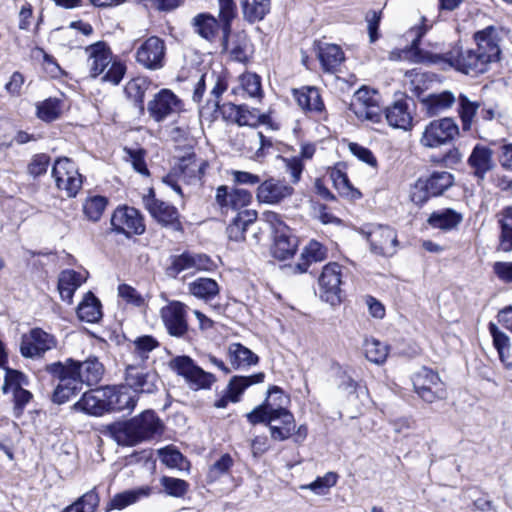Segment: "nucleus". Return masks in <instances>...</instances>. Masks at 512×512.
Segmentation results:
<instances>
[{
	"instance_id": "obj_52",
	"label": "nucleus",
	"mask_w": 512,
	"mask_h": 512,
	"mask_svg": "<svg viewBox=\"0 0 512 512\" xmlns=\"http://www.w3.org/2000/svg\"><path fill=\"white\" fill-rule=\"evenodd\" d=\"M415 390L442 386L439 375L432 369L423 367L413 376Z\"/></svg>"
},
{
	"instance_id": "obj_42",
	"label": "nucleus",
	"mask_w": 512,
	"mask_h": 512,
	"mask_svg": "<svg viewBox=\"0 0 512 512\" xmlns=\"http://www.w3.org/2000/svg\"><path fill=\"white\" fill-rule=\"evenodd\" d=\"M150 82L145 78H134L130 80L125 86V93L129 99L134 102V105L144 112V97L146 91L149 89Z\"/></svg>"
},
{
	"instance_id": "obj_64",
	"label": "nucleus",
	"mask_w": 512,
	"mask_h": 512,
	"mask_svg": "<svg viewBox=\"0 0 512 512\" xmlns=\"http://www.w3.org/2000/svg\"><path fill=\"white\" fill-rule=\"evenodd\" d=\"M118 294L127 303H130L136 307H141L142 305H144V298L142 297V295L130 285H119Z\"/></svg>"
},
{
	"instance_id": "obj_39",
	"label": "nucleus",
	"mask_w": 512,
	"mask_h": 512,
	"mask_svg": "<svg viewBox=\"0 0 512 512\" xmlns=\"http://www.w3.org/2000/svg\"><path fill=\"white\" fill-rule=\"evenodd\" d=\"M243 18L249 23L263 20L270 12L271 0H241Z\"/></svg>"
},
{
	"instance_id": "obj_32",
	"label": "nucleus",
	"mask_w": 512,
	"mask_h": 512,
	"mask_svg": "<svg viewBox=\"0 0 512 512\" xmlns=\"http://www.w3.org/2000/svg\"><path fill=\"white\" fill-rule=\"evenodd\" d=\"M455 102V96L451 91L432 93L421 100L423 109L428 116L438 115L449 109Z\"/></svg>"
},
{
	"instance_id": "obj_55",
	"label": "nucleus",
	"mask_w": 512,
	"mask_h": 512,
	"mask_svg": "<svg viewBox=\"0 0 512 512\" xmlns=\"http://www.w3.org/2000/svg\"><path fill=\"white\" fill-rule=\"evenodd\" d=\"M338 475L335 472H327L322 477H317L313 482L302 485L301 489H309L318 495H325L329 489L336 485Z\"/></svg>"
},
{
	"instance_id": "obj_8",
	"label": "nucleus",
	"mask_w": 512,
	"mask_h": 512,
	"mask_svg": "<svg viewBox=\"0 0 512 512\" xmlns=\"http://www.w3.org/2000/svg\"><path fill=\"white\" fill-rule=\"evenodd\" d=\"M454 184V176L447 171H434L426 178H419L410 191L411 201L423 205L429 198L442 195Z\"/></svg>"
},
{
	"instance_id": "obj_31",
	"label": "nucleus",
	"mask_w": 512,
	"mask_h": 512,
	"mask_svg": "<svg viewBox=\"0 0 512 512\" xmlns=\"http://www.w3.org/2000/svg\"><path fill=\"white\" fill-rule=\"evenodd\" d=\"M256 219L257 212L255 210L245 209L238 212L226 228L228 238L236 242L244 240L247 227Z\"/></svg>"
},
{
	"instance_id": "obj_58",
	"label": "nucleus",
	"mask_w": 512,
	"mask_h": 512,
	"mask_svg": "<svg viewBox=\"0 0 512 512\" xmlns=\"http://www.w3.org/2000/svg\"><path fill=\"white\" fill-rule=\"evenodd\" d=\"M242 89L249 97L261 98L263 95L261 78L254 73L243 74L240 78Z\"/></svg>"
},
{
	"instance_id": "obj_2",
	"label": "nucleus",
	"mask_w": 512,
	"mask_h": 512,
	"mask_svg": "<svg viewBox=\"0 0 512 512\" xmlns=\"http://www.w3.org/2000/svg\"><path fill=\"white\" fill-rule=\"evenodd\" d=\"M289 401V397L280 387L271 386L265 401L247 414V420L253 425L267 423L271 438L284 441L292 435L296 427L293 414L285 407Z\"/></svg>"
},
{
	"instance_id": "obj_45",
	"label": "nucleus",
	"mask_w": 512,
	"mask_h": 512,
	"mask_svg": "<svg viewBox=\"0 0 512 512\" xmlns=\"http://www.w3.org/2000/svg\"><path fill=\"white\" fill-rule=\"evenodd\" d=\"M151 493L149 487H141L138 489L127 490L116 494L110 502L113 509H124L125 507L136 503L140 498L147 497Z\"/></svg>"
},
{
	"instance_id": "obj_16",
	"label": "nucleus",
	"mask_w": 512,
	"mask_h": 512,
	"mask_svg": "<svg viewBox=\"0 0 512 512\" xmlns=\"http://www.w3.org/2000/svg\"><path fill=\"white\" fill-rule=\"evenodd\" d=\"M166 45L157 36L147 38L136 51V61L148 70H159L165 64Z\"/></svg>"
},
{
	"instance_id": "obj_27",
	"label": "nucleus",
	"mask_w": 512,
	"mask_h": 512,
	"mask_svg": "<svg viewBox=\"0 0 512 512\" xmlns=\"http://www.w3.org/2000/svg\"><path fill=\"white\" fill-rule=\"evenodd\" d=\"M178 102L172 91L162 89L148 103L147 110L156 122H161L174 112Z\"/></svg>"
},
{
	"instance_id": "obj_15",
	"label": "nucleus",
	"mask_w": 512,
	"mask_h": 512,
	"mask_svg": "<svg viewBox=\"0 0 512 512\" xmlns=\"http://www.w3.org/2000/svg\"><path fill=\"white\" fill-rule=\"evenodd\" d=\"M143 203L150 215L160 224L166 227H171L174 230H181L182 225L179 221L178 210L167 202H164L155 197V192L152 188L143 197Z\"/></svg>"
},
{
	"instance_id": "obj_50",
	"label": "nucleus",
	"mask_w": 512,
	"mask_h": 512,
	"mask_svg": "<svg viewBox=\"0 0 512 512\" xmlns=\"http://www.w3.org/2000/svg\"><path fill=\"white\" fill-rule=\"evenodd\" d=\"M234 460L230 454H223L215 463H213L207 472L206 480L208 483H213L219 480L222 476L228 474Z\"/></svg>"
},
{
	"instance_id": "obj_54",
	"label": "nucleus",
	"mask_w": 512,
	"mask_h": 512,
	"mask_svg": "<svg viewBox=\"0 0 512 512\" xmlns=\"http://www.w3.org/2000/svg\"><path fill=\"white\" fill-rule=\"evenodd\" d=\"M61 114V101L48 98L37 105V116L45 122L56 120Z\"/></svg>"
},
{
	"instance_id": "obj_44",
	"label": "nucleus",
	"mask_w": 512,
	"mask_h": 512,
	"mask_svg": "<svg viewBox=\"0 0 512 512\" xmlns=\"http://www.w3.org/2000/svg\"><path fill=\"white\" fill-rule=\"evenodd\" d=\"M81 389L82 386L75 377L67 381L59 382L52 394V401L59 405L64 404L69 401L71 397L76 396Z\"/></svg>"
},
{
	"instance_id": "obj_14",
	"label": "nucleus",
	"mask_w": 512,
	"mask_h": 512,
	"mask_svg": "<svg viewBox=\"0 0 512 512\" xmlns=\"http://www.w3.org/2000/svg\"><path fill=\"white\" fill-rule=\"evenodd\" d=\"M358 119L379 123L382 118L377 93L362 87L357 90L349 108Z\"/></svg>"
},
{
	"instance_id": "obj_46",
	"label": "nucleus",
	"mask_w": 512,
	"mask_h": 512,
	"mask_svg": "<svg viewBox=\"0 0 512 512\" xmlns=\"http://www.w3.org/2000/svg\"><path fill=\"white\" fill-rule=\"evenodd\" d=\"M363 347L368 361L375 364H382L386 361L389 353L388 345L375 338H370L365 339Z\"/></svg>"
},
{
	"instance_id": "obj_35",
	"label": "nucleus",
	"mask_w": 512,
	"mask_h": 512,
	"mask_svg": "<svg viewBox=\"0 0 512 512\" xmlns=\"http://www.w3.org/2000/svg\"><path fill=\"white\" fill-rule=\"evenodd\" d=\"M294 96L298 105L305 111L321 113L325 108L319 90L315 87L294 90Z\"/></svg>"
},
{
	"instance_id": "obj_3",
	"label": "nucleus",
	"mask_w": 512,
	"mask_h": 512,
	"mask_svg": "<svg viewBox=\"0 0 512 512\" xmlns=\"http://www.w3.org/2000/svg\"><path fill=\"white\" fill-rule=\"evenodd\" d=\"M136 403L137 399L126 385L106 386L85 392L71 406V410L91 416H102L125 410L131 412Z\"/></svg>"
},
{
	"instance_id": "obj_4",
	"label": "nucleus",
	"mask_w": 512,
	"mask_h": 512,
	"mask_svg": "<svg viewBox=\"0 0 512 512\" xmlns=\"http://www.w3.org/2000/svg\"><path fill=\"white\" fill-rule=\"evenodd\" d=\"M163 428L157 414L153 410H145L129 420L106 425L102 432L119 445L135 446L161 435Z\"/></svg>"
},
{
	"instance_id": "obj_23",
	"label": "nucleus",
	"mask_w": 512,
	"mask_h": 512,
	"mask_svg": "<svg viewBox=\"0 0 512 512\" xmlns=\"http://www.w3.org/2000/svg\"><path fill=\"white\" fill-rule=\"evenodd\" d=\"M215 201L222 212L227 213L229 210L240 212L251 203L252 193L246 189H229L226 185H221L216 190Z\"/></svg>"
},
{
	"instance_id": "obj_63",
	"label": "nucleus",
	"mask_w": 512,
	"mask_h": 512,
	"mask_svg": "<svg viewBox=\"0 0 512 512\" xmlns=\"http://www.w3.org/2000/svg\"><path fill=\"white\" fill-rule=\"evenodd\" d=\"M159 456L163 464L170 468L182 469L183 455L176 449L166 447L159 450Z\"/></svg>"
},
{
	"instance_id": "obj_41",
	"label": "nucleus",
	"mask_w": 512,
	"mask_h": 512,
	"mask_svg": "<svg viewBox=\"0 0 512 512\" xmlns=\"http://www.w3.org/2000/svg\"><path fill=\"white\" fill-rule=\"evenodd\" d=\"M462 220L460 214L452 209H445L443 211L433 212L427 222L433 228L442 230H451L455 228Z\"/></svg>"
},
{
	"instance_id": "obj_21",
	"label": "nucleus",
	"mask_w": 512,
	"mask_h": 512,
	"mask_svg": "<svg viewBox=\"0 0 512 512\" xmlns=\"http://www.w3.org/2000/svg\"><path fill=\"white\" fill-rule=\"evenodd\" d=\"M212 264L209 256L205 254H196L184 252L180 255L170 257V265L167 267V274L176 278L184 271L208 270Z\"/></svg>"
},
{
	"instance_id": "obj_51",
	"label": "nucleus",
	"mask_w": 512,
	"mask_h": 512,
	"mask_svg": "<svg viewBox=\"0 0 512 512\" xmlns=\"http://www.w3.org/2000/svg\"><path fill=\"white\" fill-rule=\"evenodd\" d=\"M499 224L501 227L500 247L505 252L512 251V207L504 210Z\"/></svg>"
},
{
	"instance_id": "obj_59",
	"label": "nucleus",
	"mask_w": 512,
	"mask_h": 512,
	"mask_svg": "<svg viewBox=\"0 0 512 512\" xmlns=\"http://www.w3.org/2000/svg\"><path fill=\"white\" fill-rule=\"evenodd\" d=\"M134 353L141 359L146 360L149 353L159 346V342L151 335L137 337L134 342Z\"/></svg>"
},
{
	"instance_id": "obj_40",
	"label": "nucleus",
	"mask_w": 512,
	"mask_h": 512,
	"mask_svg": "<svg viewBox=\"0 0 512 512\" xmlns=\"http://www.w3.org/2000/svg\"><path fill=\"white\" fill-rule=\"evenodd\" d=\"M188 289L191 295L205 301L212 300L219 294L218 283L211 278L205 277L197 278L189 283Z\"/></svg>"
},
{
	"instance_id": "obj_9",
	"label": "nucleus",
	"mask_w": 512,
	"mask_h": 512,
	"mask_svg": "<svg viewBox=\"0 0 512 512\" xmlns=\"http://www.w3.org/2000/svg\"><path fill=\"white\" fill-rule=\"evenodd\" d=\"M169 366L179 376L183 377L193 390L210 389L216 382L214 374L204 371L187 355L174 357L170 360Z\"/></svg>"
},
{
	"instance_id": "obj_10",
	"label": "nucleus",
	"mask_w": 512,
	"mask_h": 512,
	"mask_svg": "<svg viewBox=\"0 0 512 512\" xmlns=\"http://www.w3.org/2000/svg\"><path fill=\"white\" fill-rule=\"evenodd\" d=\"M191 27L195 34L210 43H218L222 52L229 50L230 32L223 29L222 23L212 14L198 13L191 19Z\"/></svg>"
},
{
	"instance_id": "obj_48",
	"label": "nucleus",
	"mask_w": 512,
	"mask_h": 512,
	"mask_svg": "<svg viewBox=\"0 0 512 512\" xmlns=\"http://www.w3.org/2000/svg\"><path fill=\"white\" fill-rule=\"evenodd\" d=\"M107 203V198L104 196L95 195L88 197L83 203V213L87 219L96 222L101 218Z\"/></svg>"
},
{
	"instance_id": "obj_43",
	"label": "nucleus",
	"mask_w": 512,
	"mask_h": 512,
	"mask_svg": "<svg viewBox=\"0 0 512 512\" xmlns=\"http://www.w3.org/2000/svg\"><path fill=\"white\" fill-rule=\"evenodd\" d=\"M458 113L462 123V130L469 131L472 128L474 117L478 109L481 107L480 103L471 101L465 94H460L458 98Z\"/></svg>"
},
{
	"instance_id": "obj_5",
	"label": "nucleus",
	"mask_w": 512,
	"mask_h": 512,
	"mask_svg": "<svg viewBox=\"0 0 512 512\" xmlns=\"http://www.w3.org/2000/svg\"><path fill=\"white\" fill-rule=\"evenodd\" d=\"M228 83L224 76L211 72L203 74L194 87L192 100L199 105L201 115L208 111L211 115L220 108L221 96L227 90Z\"/></svg>"
},
{
	"instance_id": "obj_36",
	"label": "nucleus",
	"mask_w": 512,
	"mask_h": 512,
	"mask_svg": "<svg viewBox=\"0 0 512 512\" xmlns=\"http://www.w3.org/2000/svg\"><path fill=\"white\" fill-rule=\"evenodd\" d=\"M228 357L234 369L250 367L259 362V357L241 343H232L229 345Z\"/></svg>"
},
{
	"instance_id": "obj_57",
	"label": "nucleus",
	"mask_w": 512,
	"mask_h": 512,
	"mask_svg": "<svg viewBox=\"0 0 512 512\" xmlns=\"http://www.w3.org/2000/svg\"><path fill=\"white\" fill-rule=\"evenodd\" d=\"M334 187L340 194L350 196L351 198H360L361 193L354 189L347 177V175L341 170H333L330 175Z\"/></svg>"
},
{
	"instance_id": "obj_12",
	"label": "nucleus",
	"mask_w": 512,
	"mask_h": 512,
	"mask_svg": "<svg viewBox=\"0 0 512 512\" xmlns=\"http://www.w3.org/2000/svg\"><path fill=\"white\" fill-rule=\"evenodd\" d=\"M459 135V126L453 118L444 117L426 125L420 143L424 147L437 148L451 143Z\"/></svg>"
},
{
	"instance_id": "obj_33",
	"label": "nucleus",
	"mask_w": 512,
	"mask_h": 512,
	"mask_svg": "<svg viewBox=\"0 0 512 512\" xmlns=\"http://www.w3.org/2000/svg\"><path fill=\"white\" fill-rule=\"evenodd\" d=\"M84 279L79 272L64 270L58 278V290L63 301L71 304L75 291L81 286Z\"/></svg>"
},
{
	"instance_id": "obj_28",
	"label": "nucleus",
	"mask_w": 512,
	"mask_h": 512,
	"mask_svg": "<svg viewBox=\"0 0 512 512\" xmlns=\"http://www.w3.org/2000/svg\"><path fill=\"white\" fill-rule=\"evenodd\" d=\"M317 57L322 69L328 73H334L345 60V55L340 46L330 43L315 42Z\"/></svg>"
},
{
	"instance_id": "obj_11",
	"label": "nucleus",
	"mask_w": 512,
	"mask_h": 512,
	"mask_svg": "<svg viewBox=\"0 0 512 512\" xmlns=\"http://www.w3.org/2000/svg\"><path fill=\"white\" fill-rule=\"evenodd\" d=\"M52 177L56 187L65 192L68 198H74L82 187V175L76 164L69 158H58L52 167Z\"/></svg>"
},
{
	"instance_id": "obj_18",
	"label": "nucleus",
	"mask_w": 512,
	"mask_h": 512,
	"mask_svg": "<svg viewBox=\"0 0 512 512\" xmlns=\"http://www.w3.org/2000/svg\"><path fill=\"white\" fill-rule=\"evenodd\" d=\"M160 316L169 335L183 337L188 331L187 306L171 301L160 310Z\"/></svg>"
},
{
	"instance_id": "obj_13",
	"label": "nucleus",
	"mask_w": 512,
	"mask_h": 512,
	"mask_svg": "<svg viewBox=\"0 0 512 512\" xmlns=\"http://www.w3.org/2000/svg\"><path fill=\"white\" fill-rule=\"evenodd\" d=\"M318 283L320 297L323 301L331 305H337L341 302L342 267L338 263L326 264L319 276Z\"/></svg>"
},
{
	"instance_id": "obj_29",
	"label": "nucleus",
	"mask_w": 512,
	"mask_h": 512,
	"mask_svg": "<svg viewBox=\"0 0 512 512\" xmlns=\"http://www.w3.org/2000/svg\"><path fill=\"white\" fill-rule=\"evenodd\" d=\"M385 118L391 127L408 130L412 126V114L409 102L402 98L394 101L385 109Z\"/></svg>"
},
{
	"instance_id": "obj_34",
	"label": "nucleus",
	"mask_w": 512,
	"mask_h": 512,
	"mask_svg": "<svg viewBox=\"0 0 512 512\" xmlns=\"http://www.w3.org/2000/svg\"><path fill=\"white\" fill-rule=\"evenodd\" d=\"M327 258V249L318 241H310L301 253L300 262L295 269L300 273H305L312 263L322 262Z\"/></svg>"
},
{
	"instance_id": "obj_61",
	"label": "nucleus",
	"mask_w": 512,
	"mask_h": 512,
	"mask_svg": "<svg viewBox=\"0 0 512 512\" xmlns=\"http://www.w3.org/2000/svg\"><path fill=\"white\" fill-rule=\"evenodd\" d=\"M50 164V157L47 154L40 153L32 157L28 164L27 171L30 176L37 178L47 172Z\"/></svg>"
},
{
	"instance_id": "obj_49",
	"label": "nucleus",
	"mask_w": 512,
	"mask_h": 512,
	"mask_svg": "<svg viewBox=\"0 0 512 512\" xmlns=\"http://www.w3.org/2000/svg\"><path fill=\"white\" fill-rule=\"evenodd\" d=\"M99 504V496L96 491L90 490L74 503L66 507L63 512H95Z\"/></svg>"
},
{
	"instance_id": "obj_17",
	"label": "nucleus",
	"mask_w": 512,
	"mask_h": 512,
	"mask_svg": "<svg viewBox=\"0 0 512 512\" xmlns=\"http://www.w3.org/2000/svg\"><path fill=\"white\" fill-rule=\"evenodd\" d=\"M57 346L56 338L41 328H33L22 336L20 343L21 355L25 358L42 357L47 351Z\"/></svg>"
},
{
	"instance_id": "obj_38",
	"label": "nucleus",
	"mask_w": 512,
	"mask_h": 512,
	"mask_svg": "<svg viewBox=\"0 0 512 512\" xmlns=\"http://www.w3.org/2000/svg\"><path fill=\"white\" fill-rule=\"evenodd\" d=\"M100 300L92 293L88 292L77 307V316L81 321L96 323L102 317Z\"/></svg>"
},
{
	"instance_id": "obj_7",
	"label": "nucleus",
	"mask_w": 512,
	"mask_h": 512,
	"mask_svg": "<svg viewBox=\"0 0 512 512\" xmlns=\"http://www.w3.org/2000/svg\"><path fill=\"white\" fill-rule=\"evenodd\" d=\"M361 234L369 243L372 254L381 257H392L399 247L397 231L389 225L372 224L361 229Z\"/></svg>"
},
{
	"instance_id": "obj_56",
	"label": "nucleus",
	"mask_w": 512,
	"mask_h": 512,
	"mask_svg": "<svg viewBox=\"0 0 512 512\" xmlns=\"http://www.w3.org/2000/svg\"><path fill=\"white\" fill-rule=\"evenodd\" d=\"M160 483L167 495L176 498L183 497L188 492L189 489L188 482L179 478L163 476L160 479Z\"/></svg>"
},
{
	"instance_id": "obj_6",
	"label": "nucleus",
	"mask_w": 512,
	"mask_h": 512,
	"mask_svg": "<svg viewBox=\"0 0 512 512\" xmlns=\"http://www.w3.org/2000/svg\"><path fill=\"white\" fill-rule=\"evenodd\" d=\"M261 220L266 223L274 238L271 252L274 258L286 260L292 257L298 246V240L292 235L290 228L283 222L281 216L273 211H265Z\"/></svg>"
},
{
	"instance_id": "obj_1",
	"label": "nucleus",
	"mask_w": 512,
	"mask_h": 512,
	"mask_svg": "<svg viewBox=\"0 0 512 512\" xmlns=\"http://www.w3.org/2000/svg\"><path fill=\"white\" fill-rule=\"evenodd\" d=\"M430 27L431 25L426 24V18L422 17L421 25L411 28L409 32L415 35L411 41V49L414 61L417 63L436 65L443 70L454 68L463 74L475 77L486 72L489 64L499 59L501 51L494 26H488L474 34L476 49H463L459 44H455L445 53H433L419 48L421 38Z\"/></svg>"
},
{
	"instance_id": "obj_53",
	"label": "nucleus",
	"mask_w": 512,
	"mask_h": 512,
	"mask_svg": "<svg viewBox=\"0 0 512 512\" xmlns=\"http://www.w3.org/2000/svg\"><path fill=\"white\" fill-rule=\"evenodd\" d=\"M218 1V20L222 23L226 32L232 31V22L237 17V6L234 0H217Z\"/></svg>"
},
{
	"instance_id": "obj_25",
	"label": "nucleus",
	"mask_w": 512,
	"mask_h": 512,
	"mask_svg": "<svg viewBox=\"0 0 512 512\" xmlns=\"http://www.w3.org/2000/svg\"><path fill=\"white\" fill-rule=\"evenodd\" d=\"M72 372L81 386L96 385L104 375V366L95 356L88 357L85 361L74 360Z\"/></svg>"
},
{
	"instance_id": "obj_24",
	"label": "nucleus",
	"mask_w": 512,
	"mask_h": 512,
	"mask_svg": "<svg viewBox=\"0 0 512 512\" xmlns=\"http://www.w3.org/2000/svg\"><path fill=\"white\" fill-rule=\"evenodd\" d=\"M493 156L494 152L488 146L476 144L473 147L467 159V165L478 182L483 181L486 175L496 167Z\"/></svg>"
},
{
	"instance_id": "obj_22",
	"label": "nucleus",
	"mask_w": 512,
	"mask_h": 512,
	"mask_svg": "<svg viewBox=\"0 0 512 512\" xmlns=\"http://www.w3.org/2000/svg\"><path fill=\"white\" fill-rule=\"evenodd\" d=\"M126 386L136 393L151 394L157 390L158 375L153 370L128 365L125 373Z\"/></svg>"
},
{
	"instance_id": "obj_47",
	"label": "nucleus",
	"mask_w": 512,
	"mask_h": 512,
	"mask_svg": "<svg viewBox=\"0 0 512 512\" xmlns=\"http://www.w3.org/2000/svg\"><path fill=\"white\" fill-rule=\"evenodd\" d=\"M28 385L29 379L24 373L15 369L6 368L4 384L2 386L3 393L7 394L12 392L13 394L18 390L25 389L24 387Z\"/></svg>"
},
{
	"instance_id": "obj_20",
	"label": "nucleus",
	"mask_w": 512,
	"mask_h": 512,
	"mask_svg": "<svg viewBox=\"0 0 512 512\" xmlns=\"http://www.w3.org/2000/svg\"><path fill=\"white\" fill-rule=\"evenodd\" d=\"M294 193V188L285 182L270 177L266 180H261L257 186L256 197L260 203L276 205L291 197Z\"/></svg>"
},
{
	"instance_id": "obj_19",
	"label": "nucleus",
	"mask_w": 512,
	"mask_h": 512,
	"mask_svg": "<svg viewBox=\"0 0 512 512\" xmlns=\"http://www.w3.org/2000/svg\"><path fill=\"white\" fill-rule=\"evenodd\" d=\"M111 225L114 231L128 237L141 235L145 231L143 218L139 211L133 207L117 208L111 217Z\"/></svg>"
},
{
	"instance_id": "obj_37",
	"label": "nucleus",
	"mask_w": 512,
	"mask_h": 512,
	"mask_svg": "<svg viewBox=\"0 0 512 512\" xmlns=\"http://www.w3.org/2000/svg\"><path fill=\"white\" fill-rule=\"evenodd\" d=\"M265 374L258 372L250 376H233L227 387L226 392L230 395L231 402H238L241 394L251 385L262 383L264 381Z\"/></svg>"
},
{
	"instance_id": "obj_60",
	"label": "nucleus",
	"mask_w": 512,
	"mask_h": 512,
	"mask_svg": "<svg viewBox=\"0 0 512 512\" xmlns=\"http://www.w3.org/2000/svg\"><path fill=\"white\" fill-rule=\"evenodd\" d=\"M73 364L74 360L71 358L67 359L65 363L54 362L46 366V371L58 378L60 382L67 381L74 377V373L72 372Z\"/></svg>"
},
{
	"instance_id": "obj_62",
	"label": "nucleus",
	"mask_w": 512,
	"mask_h": 512,
	"mask_svg": "<svg viewBox=\"0 0 512 512\" xmlns=\"http://www.w3.org/2000/svg\"><path fill=\"white\" fill-rule=\"evenodd\" d=\"M124 150L130 158L133 169L141 175L148 176L149 170L145 162V150L142 148H125Z\"/></svg>"
},
{
	"instance_id": "obj_30",
	"label": "nucleus",
	"mask_w": 512,
	"mask_h": 512,
	"mask_svg": "<svg viewBox=\"0 0 512 512\" xmlns=\"http://www.w3.org/2000/svg\"><path fill=\"white\" fill-rule=\"evenodd\" d=\"M207 163L203 160H198L194 153L182 157L179 160L177 167L173 169L174 175L178 176L181 180L191 183L194 180H200L204 174Z\"/></svg>"
},
{
	"instance_id": "obj_26",
	"label": "nucleus",
	"mask_w": 512,
	"mask_h": 512,
	"mask_svg": "<svg viewBox=\"0 0 512 512\" xmlns=\"http://www.w3.org/2000/svg\"><path fill=\"white\" fill-rule=\"evenodd\" d=\"M85 52L88 56L90 76L93 78L102 74L112 62V52L109 46L103 41H98L87 46Z\"/></svg>"
}]
</instances>
